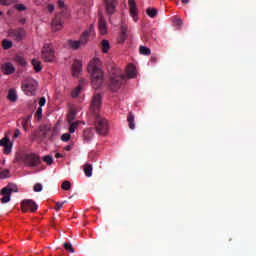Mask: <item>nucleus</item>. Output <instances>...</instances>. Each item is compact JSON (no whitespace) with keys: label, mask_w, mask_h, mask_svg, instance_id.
<instances>
[{"label":"nucleus","mask_w":256,"mask_h":256,"mask_svg":"<svg viewBox=\"0 0 256 256\" xmlns=\"http://www.w3.org/2000/svg\"><path fill=\"white\" fill-rule=\"evenodd\" d=\"M127 121H128L129 129H131V130L135 129V115H133V114L130 112V113L128 114Z\"/></svg>","instance_id":"23"},{"label":"nucleus","mask_w":256,"mask_h":256,"mask_svg":"<svg viewBox=\"0 0 256 256\" xmlns=\"http://www.w3.org/2000/svg\"><path fill=\"white\" fill-rule=\"evenodd\" d=\"M93 135H95L93 133V129L88 128V129L84 130L83 139H84L85 143H89V141H91L93 139Z\"/></svg>","instance_id":"20"},{"label":"nucleus","mask_w":256,"mask_h":256,"mask_svg":"<svg viewBox=\"0 0 256 256\" xmlns=\"http://www.w3.org/2000/svg\"><path fill=\"white\" fill-rule=\"evenodd\" d=\"M15 61L18 65H21V67H25V65L27 63V62H25V58H23V56H19V55L15 56Z\"/></svg>","instance_id":"31"},{"label":"nucleus","mask_w":256,"mask_h":256,"mask_svg":"<svg viewBox=\"0 0 256 256\" xmlns=\"http://www.w3.org/2000/svg\"><path fill=\"white\" fill-rule=\"evenodd\" d=\"M64 149H65V151H71L72 146L71 145H67Z\"/></svg>","instance_id":"51"},{"label":"nucleus","mask_w":256,"mask_h":256,"mask_svg":"<svg viewBox=\"0 0 256 256\" xmlns=\"http://www.w3.org/2000/svg\"><path fill=\"white\" fill-rule=\"evenodd\" d=\"M22 161H24V165L27 167H39L41 165V157L35 153L24 154Z\"/></svg>","instance_id":"6"},{"label":"nucleus","mask_w":256,"mask_h":256,"mask_svg":"<svg viewBox=\"0 0 256 256\" xmlns=\"http://www.w3.org/2000/svg\"><path fill=\"white\" fill-rule=\"evenodd\" d=\"M84 173L86 177H91V175H93V166H91V164H86L84 166Z\"/></svg>","instance_id":"27"},{"label":"nucleus","mask_w":256,"mask_h":256,"mask_svg":"<svg viewBox=\"0 0 256 256\" xmlns=\"http://www.w3.org/2000/svg\"><path fill=\"white\" fill-rule=\"evenodd\" d=\"M19 135H21V131L19 129H16L13 135L14 139H17V137H19Z\"/></svg>","instance_id":"46"},{"label":"nucleus","mask_w":256,"mask_h":256,"mask_svg":"<svg viewBox=\"0 0 256 256\" xmlns=\"http://www.w3.org/2000/svg\"><path fill=\"white\" fill-rule=\"evenodd\" d=\"M47 9H48L49 13H53V11H55V5L48 4Z\"/></svg>","instance_id":"44"},{"label":"nucleus","mask_w":256,"mask_h":256,"mask_svg":"<svg viewBox=\"0 0 256 256\" xmlns=\"http://www.w3.org/2000/svg\"><path fill=\"white\" fill-rule=\"evenodd\" d=\"M108 15H113L117 6V0H104Z\"/></svg>","instance_id":"15"},{"label":"nucleus","mask_w":256,"mask_h":256,"mask_svg":"<svg viewBox=\"0 0 256 256\" xmlns=\"http://www.w3.org/2000/svg\"><path fill=\"white\" fill-rule=\"evenodd\" d=\"M16 9H17V11H25V9H27V8L23 4H18V5H16Z\"/></svg>","instance_id":"43"},{"label":"nucleus","mask_w":256,"mask_h":256,"mask_svg":"<svg viewBox=\"0 0 256 256\" xmlns=\"http://www.w3.org/2000/svg\"><path fill=\"white\" fill-rule=\"evenodd\" d=\"M80 123H81V121H76V122L69 123V125H70L69 133H75V129H77L79 127Z\"/></svg>","instance_id":"30"},{"label":"nucleus","mask_w":256,"mask_h":256,"mask_svg":"<svg viewBox=\"0 0 256 256\" xmlns=\"http://www.w3.org/2000/svg\"><path fill=\"white\" fill-rule=\"evenodd\" d=\"M101 94H95L92 98L91 109L94 111V126L98 135H105L109 131V122L99 114L101 109Z\"/></svg>","instance_id":"2"},{"label":"nucleus","mask_w":256,"mask_h":256,"mask_svg":"<svg viewBox=\"0 0 256 256\" xmlns=\"http://www.w3.org/2000/svg\"><path fill=\"white\" fill-rule=\"evenodd\" d=\"M135 77H137V68L133 64L127 66L126 75H124L121 69L113 68L110 72L109 87L111 91H118L127 79H135Z\"/></svg>","instance_id":"1"},{"label":"nucleus","mask_w":256,"mask_h":256,"mask_svg":"<svg viewBox=\"0 0 256 256\" xmlns=\"http://www.w3.org/2000/svg\"><path fill=\"white\" fill-rule=\"evenodd\" d=\"M42 59L45 63H51L55 59V51L53 46L45 44L42 48Z\"/></svg>","instance_id":"9"},{"label":"nucleus","mask_w":256,"mask_h":256,"mask_svg":"<svg viewBox=\"0 0 256 256\" xmlns=\"http://www.w3.org/2000/svg\"><path fill=\"white\" fill-rule=\"evenodd\" d=\"M181 1H182L183 5H189V2H190L191 0H181Z\"/></svg>","instance_id":"50"},{"label":"nucleus","mask_w":256,"mask_h":256,"mask_svg":"<svg viewBox=\"0 0 256 256\" xmlns=\"http://www.w3.org/2000/svg\"><path fill=\"white\" fill-rule=\"evenodd\" d=\"M34 137H38L40 141H45V139H48V141H55V137H57V130L53 129L51 127V124H42L39 127V130H36L34 132Z\"/></svg>","instance_id":"4"},{"label":"nucleus","mask_w":256,"mask_h":256,"mask_svg":"<svg viewBox=\"0 0 256 256\" xmlns=\"http://www.w3.org/2000/svg\"><path fill=\"white\" fill-rule=\"evenodd\" d=\"M31 115L26 116L25 118L20 119L21 125L24 131H29V124L31 123Z\"/></svg>","instance_id":"21"},{"label":"nucleus","mask_w":256,"mask_h":256,"mask_svg":"<svg viewBox=\"0 0 256 256\" xmlns=\"http://www.w3.org/2000/svg\"><path fill=\"white\" fill-rule=\"evenodd\" d=\"M68 123H73L75 121V112L70 111L67 115Z\"/></svg>","instance_id":"36"},{"label":"nucleus","mask_w":256,"mask_h":256,"mask_svg":"<svg viewBox=\"0 0 256 256\" xmlns=\"http://www.w3.org/2000/svg\"><path fill=\"white\" fill-rule=\"evenodd\" d=\"M55 157H56V159H61V158H63V154H61V153H56V154H55Z\"/></svg>","instance_id":"48"},{"label":"nucleus","mask_w":256,"mask_h":256,"mask_svg":"<svg viewBox=\"0 0 256 256\" xmlns=\"http://www.w3.org/2000/svg\"><path fill=\"white\" fill-rule=\"evenodd\" d=\"M39 206H37V203L33 200H23L21 203V209L24 213H27V211H31V213H35L37 211Z\"/></svg>","instance_id":"11"},{"label":"nucleus","mask_w":256,"mask_h":256,"mask_svg":"<svg viewBox=\"0 0 256 256\" xmlns=\"http://www.w3.org/2000/svg\"><path fill=\"white\" fill-rule=\"evenodd\" d=\"M81 89H83V82H80L79 85L74 90H72L71 96L79 97V95L81 94Z\"/></svg>","instance_id":"24"},{"label":"nucleus","mask_w":256,"mask_h":256,"mask_svg":"<svg viewBox=\"0 0 256 256\" xmlns=\"http://www.w3.org/2000/svg\"><path fill=\"white\" fill-rule=\"evenodd\" d=\"M62 189H63L64 191H69V190L71 189V182H69V181H64V182L62 183Z\"/></svg>","instance_id":"38"},{"label":"nucleus","mask_w":256,"mask_h":256,"mask_svg":"<svg viewBox=\"0 0 256 256\" xmlns=\"http://www.w3.org/2000/svg\"><path fill=\"white\" fill-rule=\"evenodd\" d=\"M17 193V186L13 184H8L6 187L2 188L0 194L3 196L0 201L1 203H9L11 201V194Z\"/></svg>","instance_id":"7"},{"label":"nucleus","mask_w":256,"mask_h":256,"mask_svg":"<svg viewBox=\"0 0 256 256\" xmlns=\"http://www.w3.org/2000/svg\"><path fill=\"white\" fill-rule=\"evenodd\" d=\"M100 65L101 60H99V58H94L88 64V72L91 75V85L93 89H101L102 85L105 83V74Z\"/></svg>","instance_id":"3"},{"label":"nucleus","mask_w":256,"mask_h":256,"mask_svg":"<svg viewBox=\"0 0 256 256\" xmlns=\"http://www.w3.org/2000/svg\"><path fill=\"white\" fill-rule=\"evenodd\" d=\"M120 35L118 37V43H125V41H127V26L126 25H122L120 28Z\"/></svg>","instance_id":"19"},{"label":"nucleus","mask_w":256,"mask_h":256,"mask_svg":"<svg viewBox=\"0 0 256 256\" xmlns=\"http://www.w3.org/2000/svg\"><path fill=\"white\" fill-rule=\"evenodd\" d=\"M67 201L64 202H56L55 211H60L63 208V205H65Z\"/></svg>","instance_id":"41"},{"label":"nucleus","mask_w":256,"mask_h":256,"mask_svg":"<svg viewBox=\"0 0 256 256\" xmlns=\"http://www.w3.org/2000/svg\"><path fill=\"white\" fill-rule=\"evenodd\" d=\"M8 99L9 101H11V103H15V101H17V92H15V90L10 89L8 91Z\"/></svg>","instance_id":"26"},{"label":"nucleus","mask_w":256,"mask_h":256,"mask_svg":"<svg viewBox=\"0 0 256 256\" xmlns=\"http://www.w3.org/2000/svg\"><path fill=\"white\" fill-rule=\"evenodd\" d=\"M0 147H4V153L5 155H9L13 149V144L11 143V140L9 138L4 137L0 140Z\"/></svg>","instance_id":"13"},{"label":"nucleus","mask_w":256,"mask_h":256,"mask_svg":"<svg viewBox=\"0 0 256 256\" xmlns=\"http://www.w3.org/2000/svg\"><path fill=\"white\" fill-rule=\"evenodd\" d=\"M25 22H26L25 18H21V19L19 20V23H22V25H25Z\"/></svg>","instance_id":"52"},{"label":"nucleus","mask_w":256,"mask_h":256,"mask_svg":"<svg viewBox=\"0 0 256 256\" xmlns=\"http://www.w3.org/2000/svg\"><path fill=\"white\" fill-rule=\"evenodd\" d=\"M174 24L176 25V27H181L183 25V20H181L180 18H174Z\"/></svg>","instance_id":"42"},{"label":"nucleus","mask_w":256,"mask_h":256,"mask_svg":"<svg viewBox=\"0 0 256 256\" xmlns=\"http://www.w3.org/2000/svg\"><path fill=\"white\" fill-rule=\"evenodd\" d=\"M34 191L36 193H41V191H43V185H41V183H36L34 185Z\"/></svg>","instance_id":"40"},{"label":"nucleus","mask_w":256,"mask_h":256,"mask_svg":"<svg viewBox=\"0 0 256 256\" xmlns=\"http://www.w3.org/2000/svg\"><path fill=\"white\" fill-rule=\"evenodd\" d=\"M3 15V12L0 11V16Z\"/></svg>","instance_id":"53"},{"label":"nucleus","mask_w":256,"mask_h":256,"mask_svg":"<svg viewBox=\"0 0 256 256\" xmlns=\"http://www.w3.org/2000/svg\"><path fill=\"white\" fill-rule=\"evenodd\" d=\"M68 47L74 51H77V49L83 46L79 40H68Z\"/></svg>","instance_id":"22"},{"label":"nucleus","mask_w":256,"mask_h":256,"mask_svg":"<svg viewBox=\"0 0 256 256\" xmlns=\"http://www.w3.org/2000/svg\"><path fill=\"white\" fill-rule=\"evenodd\" d=\"M32 65H33L34 71H36V73H40L41 69H43V67L41 66V61H39L37 59L32 60Z\"/></svg>","instance_id":"25"},{"label":"nucleus","mask_w":256,"mask_h":256,"mask_svg":"<svg viewBox=\"0 0 256 256\" xmlns=\"http://www.w3.org/2000/svg\"><path fill=\"white\" fill-rule=\"evenodd\" d=\"M98 29L101 35L107 34V21H105V18L103 16H100L99 18Z\"/></svg>","instance_id":"17"},{"label":"nucleus","mask_w":256,"mask_h":256,"mask_svg":"<svg viewBox=\"0 0 256 256\" xmlns=\"http://www.w3.org/2000/svg\"><path fill=\"white\" fill-rule=\"evenodd\" d=\"M128 5L130 7V15L131 17H133L134 21H137L136 17H137V2H135V0H128Z\"/></svg>","instance_id":"16"},{"label":"nucleus","mask_w":256,"mask_h":256,"mask_svg":"<svg viewBox=\"0 0 256 256\" xmlns=\"http://www.w3.org/2000/svg\"><path fill=\"white\" fill-rule=\"evenodd\" d=\"M151 63H157V58L152 56L150 59Z\"/></svg>","instance_id":"49"},{"label":"nucleus","mask_w":256,"mask_h":256,"mask_svg":"<svg viewBox=\"0 0 256 256\" xmlns=\"http://www.w3.org/2000/svg\"><path fill=\"white\" fill-rule=\"evenodd\" d=\"M70 140H71V134H69V133H64L61 136V141H63L64 143H67Z\"/></svg>","instance_id":"37"},{"label":"nucleus","mask_w":256,"mask_h":256,"mask_svg":"<svg viewBox=\"0 0 256 256\" xmlns=\"http://www.w3.org/2000/svg\"><path fill=\"white\" fill-rule=\"evenodd\" d=\"M2 5H11V0H0Z\"/></svg>","instance_id":"47"},{"label":"nucleus","mask_w":256,"mask_h":256,"mask_svg":"<svg viewBox=\"0 0 256 256\" xmlns=\"http://www.w3.org/2000/svg\"><path fill=\"white\" fill-rule=\"evenodd\" d=\"M45 103H47V100L45 99V97L40 98L39 100L40 107H44Z\"/></svg>","instance_id":"45"},{"label":"nucleus","mask_w":256,"mask_h":256,"mask_svg":"<svg viewBox=\"0 0 256 256\" xmlns=\"http://www.w3.org/2000/svg\"><path fill=\"white\" fill-rule=\"evenodd\" d=\"M58 7L61 9V12L55 15V18L52 20V31H61L63 29V24L65 21L64 17H67V6H65V1L58 0Z\"/></svg>","instance_id":"5"},{"label":"nucleus","mask_w":256,"mask_h":256,"mask_svg":"<svg viewBox=\"0 0 256 256\" xmlns=\"http://www.w3.org/2000/svg\"><path fill=\"white\" fill-rule=\"evenodd\" d=\"M1 71L4 75H13L15 73V66L11 62H6L1 65Z\"/></svg>","instance_id":"14"},{"label":"nucleus","mask_w":256,"mask_h":256,"mask_svg":"<svg viewBox=\"0 0 256 256\" xmlns=\"http://www.w3.org/2000/svg\"><path fill=\"white\" fill-rule=\"evenodd\" d=\"M26 32L23 28L18 29H11L8 32V36L11 37V39H14V41H23L25 38Z\"/></svg>","instance_id":"10"},{"label":"nucleus","mask_w":256,"mask_h":256,"mask_svg":"<svg viewBox=\"0 0 256 256\" xmlns=\"http://www.w3.org/2000/svg\"><path fill=\"white\" fill-rule=\"evenodd\" d=\"M94 31L95 27L91 24L89 29L83 32L79 40L83 47H85V44L89 42V37L91 36V33H94Z\"/></svg>","instance_id":"12"},{"label":"nucleus","mask_w":256,"mask_h":256,"mask_svg":"<svg viewBox=\"0 0 256 256\" xmlns=\"http://www.w3.org/2000/svg\"><path fill=\"white\" fill-rule=\"evenodd\" d=\"M146 14L148 15V17H151V19H155V17H157V9H155V8H148L146 10Z\"/></svg>","instance_id":"29"},{"label":"nucleus","mask_w":256,"mask_h":256,"mask_svg":"<svg viewBox=\"0 0 256 256\" xmlns=\"http://www.w3.org/2000/svg\"><path fill=\"white\" fill-rule=\"evenodd\" d=\"M102 51L107 53L109 49H111V45L109 44V40H102L101 42Z\"/></svg>","instance_id":"28"},{"label":"nucleus","mask_w":256,"mask_h":256,"mask_svg":"<svg viewBox=\"0 0 256 256\" xmlns=\"http://www.w3.org/2000/svg\"><path fill=\"white\" fill-rule=\"evenodd\" d=\"M37 82L33 78H28L22 83V91L27 95H35V91H37Z\"/></svg>","instance_id":"8"},{"label":"nucleus","mask_w":256,"mask_h":256,"mask_svg":"<svg viewBox=\"0 0 256 256\" xmlns=\"http://www.w3.org/2000/svg\"><path fill=\"white\" fill-rule=\"evenodd\" d=\"M82 63L79 60H74V63L72 65V75L74 77H79V73H81V67Z\"/></svg>","instance_id":"18"},{"label":"nucleus","mask_w":256,"mask_h":256,"mask_svg":"<svg viewBox=\"0 0 256 256\" xmlns=\"http://www.w3.org/2000/svg\"><path fill=\"white\" fill-rule=\"evenodd\" d=\"M44 163H47V165H52L53 164V156L51 155H46L43 157Z\"/></svg>","instance_id":"34"},{"label":"nucleus","mask_w":256,"mask_h":256,"mask_svg":"<svg viewBox=\"0 0 256 256\" xmlns=\"http://www.w3.org/2000/svg\"><path fill=\"white\" fill-rule=\"evenodd\" d=\"M2 47H3V49H11L13 47V42H11L7 39H4L2 41Z\"/></svg>","instance_id":"33"},{"label":"nucleus","mask_w":256,"mask_h":256,"mask_svg":"<svg viewBox=\"0 0 256 256\" xmlns=\"http://www.w3.org/2000/svg\"><path fill=\"white\" fill-rule=\"evenodd\" d=\"M64 249H66V251H68L69 253H75V249L73 248V245H71L70 243L65 242Z\"/></svg>","instance_id":"35"},{"label":"nucleus","mask_w":256,"mask_h":256,"mask_svg":"<svg viewBox=\"0 0 256 256\" xmlns=\"http://www.w3.org/2000/svg\"><path fill=\"white\" fill-rule=\"evenodd\" d=\"M139 53L140 55H149L151 53V49L145 46H140L139 47Z\"/></svg>","instance_id":"32"},{"label":"nucleus","mask_w":256,"mask_h":256,"mask_svg":"<svg viewBox=\"0 0 256 256\" xmlns=\"http://www.w3.org/2000/svg\"><path fill=\"white\" fill-rule=\"evenodd\" d=\"M9 177V170L4 169L0 172V179H7Z\"/></svg>","instance_id":"39"}]
</instances>
